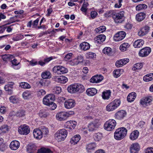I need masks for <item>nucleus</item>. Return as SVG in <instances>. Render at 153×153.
<instances>
[{
	"label": "nucleus",
	"mask_w": 153,
	"mask_h": 153,
	"mask_svg": "<svg viewBox=\"0 0 153 153\" xmlns=\"http://www.w3.org/2000/svg\"><path fill=\"white\" fill-rule=\"evenodd\" d=\"M96 89L94 88H88L86 91L87 94L91 96L94 95L95 94Z\"/></svg>",
	"instance_id": "c9c22d12"
},
{
	"label": "nucleus",
	"mask_w": 153,
	"mask_h": 153,
	"mask_svg": "<svg viewBox=\"0 0 153 153\" xmlns=\"http://www.w3.org/2000/svg\"><path fill=\"white\" fill-rule=\"evenodd\" d=\"M80 49L84 51L89 50L90 47V44L86 42H84L81 43L79 46Z\"/></svg>",
	"instance_id": "4be33fe9"
},
{
	"label": "nucleus",
	"mask_w": 153,
	"mask_h": 153,
	"mask_svg": "<svg viewBox=\"0 0 153 153\" xmlns=\"http://www.w3.org/2000/svg\"><path fill=\"white\" fill-rule=\"evenodd\" d=\"M56 117L57 120L60 121L65 120L68 118L67 113L63 112L58 113Z\"/></svg>",
	"instance_id": "f3484780"
},
{
	"label": "nucleus",
	"mask_w": 153,
	"mask_h": 153,
	"mask_svg": "<svg viewBox=\"0 0 153 153\" xmlns=\"http://www.w3.org/2000/svg\"><path fill=\"white\" fill-rule=\"evenodd\" d=\"M30 131L29 126L25 124L20 126L18 128V132L21 134L26 135L29 134Z\"/></svg>",
	"instance_id": "1a4fd4ad"
},
{
	"label": "nucleus",
	"mask_w": 153,
	"mask_h": 153,
	"mask_svg": "<svg viewBox=\"0 0 153 153\" xmlns=\"http://www.w3.org/2000/svg\"><path fill=\"white\" fill-rule=\"evenodd\" d=\"M81 137L79 135H76L72 137L70 142L73 145L76 144L80 140Z\"/></svg>",
	"instance_id": "bb28decb"
},
{
	"label": "nucleus",
	"mask_w": 153,
	"mask_h": 153,
	"mask_svg": "<svg viewBox=\"0 0 153 153\" xmlns=\"http://www.w3.org/2000/svg\"><path fill=\"white\" fill-rule=\"evenodd\" d=\"M152 100V97H143L140 100V103L143 106H148L151 104Z\"/></svg>",
	"instance_id": "9b49d317"
},
{
	"label": "nucleus",
	"mask_w": 153,
	"mask_h": 153,
	"mask_svg": "<svg viewBox=\"0 0 153 153\" xmlns=\"http://www.w3.org/2000/svg\"><path fill=\"white\" fill-rule=\"evenodd\" d=\"M48 115V113L45 110H40L39 113V116L42 118L46 117Z\"/></svg>",
	"instance_id": "58836bf2"
},
{
	"label": "nucleus",
	"mask_w": 153,
	"mask_h": 153,
	"mask_svg": "<svg viewBox=\"0 0 153 153\" xmlns=\"http://www.w3.org/2000/svg\"><path fill=\"white\" fill-rule=\"evenodd\" d=\"M126 33L124 31H120L115 34L114 37V41L118 42L123 39L126 36Z\"/></svg>",
	"instance_id": "9d476101"
},
{
	"label": "nucleus",
	"mask_w": 153,
	"mask_h": 153,
	"mask_svg": "<svg viewBox=\"0 0 153 153\" xmlns=\"http://www.w3.org/2000/svg\"><path fill=\"white\" fill-rule=\"evenodd\" d=\"M151 52V48L149 47H146L141 49L140 51L139 54L140 56L144 57L148 56Z\"/></svg>",
	"instance_id": "4468645a"
},
{
	"label": "nucleus",
	"mask_w": 153,
	"mask_h": 153,
	"mask_svg": "<svg viewBox=\"0 0 153 153\" xmlns=\"http://www.w3.org/2000/svg\"><path fill=\"white\" fill-rule=\"evenodd\" d=\"M103 79V76L101 74L96 75V83H99L102 81Z\"/></svg>",
	"instance_id": "5fc2aeb1"
},
{
	"label": "nucleus",
	"mask_w": 153,
	"mask_h": 153,
	"mask_svg": "<svg viewBox=\"0 0 153 153\" xmlns=\"http://www.w3.org/2000/svg\"><path fill=\"white\" fill-rule=\"evenodd\" d=\"M102 122V119L101 117H100L99 119H96V128L99 127L101 126Z\"/></svg>",
	"instance_id": "13d9d810"
},
{
	"label": "nucleus",
	"mask_w": 153,
	"mask_h": 153,
	"mask_svg": "<svg viewBox=\"0 0 153 153\" xmlns=\"http://www.w3.org/2000/svg\"><path fill=\"white\" fill-rule=\"evenodd\" d=\"M126 115L127 113L125 111L121 110L118 111L115 113V117L116 119L121 120L126 117Z\"/></svg>",
	"instance_id": "f8f14e48"
},
{
	"label": "nucleus",
	"mask_w": 153,
	"mask_h": 153,
	"mask_svg": "<svg viewBox=\"0 0 153 153\" xmlns=\"http://www.w3.org/2000/svg\"><path fill=\"white\" fill-rule=\"evenodd\" d=\"M54 72L58 74H62L67 73L68 71L67 68L61 65L54 66L53 68Z\"/></svg>",
	"instance_id": "423d86ee"
},
{
	"label": "nucleus",
	"mask_w": 153,
	"mask_h": 153,
	"mask_svg": "<svg viewBox=\"0 0 153 153\" xmlns=\"http://www.w3.org/2000/svg\"><path fill=\"white\" fill-rule=\"evenodd\" d=\"M127 132V130L124 127L118 128L114 132V138L116 140H121L126 135Z\"/></svg>",
	"instance_id": "f257e3e1"
},
{
	"label": "nucleus",
	"mask_w": 153,
	"mask_h": 153,
	"mask_svg": "<svg viewBox=\"0 0 153 153\" xmlns=\"http://www.w3.org/2000/svg\"><path fill=\"white\" fill-rule=\"evenodd\" d=\"M102 134L98 132L96 134V141H99L101 140L102 138Z\"/></svg>",
	"instance_id": "bf43d9fd"
},
{
	"label": "nucleus",
	"mask_w": 153,
	"mask_h": 153,
	"mask_svg": "<svg viewBox=\"0 0 153 153\" xmlns=\"http://www.w3.org/2000/svg\"><path fill=\"white\" fill-rule=\"evenodd\" d=\"M19 86L24 89H29L31 88V86L29 84L25 82L20 83Z\"/></svg>",
	"instance_id": "c03bdc74"
},
{
	"label": "nucleus",
	"mask_w": 153,
	"mask_h": 153,
	"mask_svg": "<svg viewBox=\"0 0 153 153\" xmlns=\"http://www.w3.org/2000/svg\"><path fill=\"white\" fill-rule=\"evenodd\" d=\"M25 111L23 110H20L17 111L16 114L15 115L17 116L20 117H24L25 115Z\"/></svg>",
	"instance_id": "3c124183"
},
{
	"label": "nucleus",
	"mask_w": 153,
	"mask_h": 153,
	"mask_svg": "<svg viewBox=\"0 0 153 153\" xmlns=\"http://www.w3.org/2000/svg\"><path fill=\"white\" fill-rule=\"evenodd\" d=\"M150 30V27L147 25H145L140 29L138 34L139 36H144L146 35L149 32Z\"/></svg>",
	"instance_id": "6e6552de"
},
{
	"label": "nucleus",
	"mask_w": 153,
	"mask_h": 153,
	"mask_svg": "<svg viewBox=\"0 0 153 153\" xmlns=\"http://www.w3.org/2000/svg\"><path fill=\"white\" fill-rule=\"evenodd\" d=\"M39 21V18H37L36 20L33 21V22H32L33 28H35L37 27Z\"/></svg>",
	"instance_id": "680f3d73"
},
{
	"label": "nucleus",
	"mask_w": 153,
	"mask_h": 153,
	"mask_svg": "<svg viewBox=\"0 0 153 153\" xmlns=\"http://www.w3.org/2000/svg\"><path fill=\"white\" fill-rule=\"evenodd\" d=\"M20 146L19 142L16 140L12 141L10 145V148L13 150H15L17 149Z\"/></svg>",
	"instance_id": "a211bd4d"
},
{
	"label": "nucleus",
	"mask_w": 153,
	"mask_h": 153,
	"mask_svg": "<svg viewBox=\"0 0 153 153\" xmlns=\"http://www.w3.org/2000/svg\"><path fill=\"white\" fill-rule=\"evenodd\" d=\"M95 56L96 54L92 52H89L86 54L87 57L89 59H92Z\"/></svg>",
	"instance_id": "6e6d98bb"
},
{
	"label": "nucleus",
	"mask_w": 153,
	"mask_h": 153,
	"mask_svg": "<svg viewBox=\"0 0 153 153\" xmlns=\"http://www.w3.org/2000/svg\"><path fill=\"white\" fill-rule=\"evenodd\" d=\"M32 94L31 92L27 91L23 93L22 96L24 99H27L30 97Z\"/></svg>",
	"instance_id": "49530a36"
},
{
	"label": "nucleus",
	"mask_w": 153,
	"mask_h": 153,
	"mask_svg": "<svg viewBox=\"0 0 153 153\" xmlns=\"http://www.w3.org/2000/svg\"><path fill=\"white\" fill-rule=\"evenodd\" d=\"M143 43L144 42L143 40L138 39L133 43V45L135 48H139L142 46Z\"/></svg>",
	"instance_id": "c756f323"
},
{
	"label": "nucleus",
	"mask_w": 153,
	"mask_h": 153,
	"mask_svg": "<svg viewBox=\"0 0 153 153\" xmlns=\"http://www.w3.org/2000/svg\"><path fill=\"white\" fill-rule=\"evenodd\" d=\"M129 47V45L127 43H124L122 44L120 47V50L122 51H125Z\"/></svg>",
	"instance_id": "ea45409f"
},
{
	"label": "nucleus",
	"mask_w": 153,
	"mask_h": 153,
	"mask_svg": "<svg viewBox=\"0 0 153 153\" xmlns=\"http://www.w3.org/2000/svg\"><path fill=\"white\" fill-rule=\"evenodd\" d=\"M1 56L3 61L5 62L10 61L14 58L13 56L9 54H5Z\"/></svg>",
	"instance_id": "2f4dec72"
},
{
	"label": "nucleus",
	"mask_w": 153,
	"mask_h": 153,
	"mask_svg": "<svg viewBox=\"0 0 153 153\" xmlns=\"http://www.w3.org/2000/svg\"><path fill=\"white\" fill-rule=\"evenodd\" d=\"M137 94L135 92H132L128 95L127 97V100L128 102L133 101L136 98Z\"/></svg>",
	"instance_id": "393cba45"
},
{
	"label": "nucleus",
	"mask_w": 153,
	"mask_h": 153,
	"mask_svg": "<svg viewBox=\"0 0 153 153\" xmlns=\"http://www.w3.org/2000/svg\"><path fill=\"white\" fill-rule=\"evenodd\" d=\"M145 153H153V148L148 147L145 150Z\"/></svg>",
	"instance_id": "774afa93"
},
{
	"label": "nucleus",
	"mask_w": 153,
	"mask_h": 153,
	"mask_svg": "<svg viewBox=\"0 0 153 153\" xmlns=\"http://www.w3.org/2000/svg\"><path fill=\"white\" fill-rule=\"evenodd\" d=\"M8 126L7 125H4L0 127V134L6 133L8 131Z\"/></svg>",
	"instance_id": "f704fd0d"
},
{
	"label": "nucleus",
	"mask_w": 153,
	"mask_h": 153,
	"mask_svg": "<svg viewBox=\"0 0 153 153\" xmlns=\"http://www.w3.org/2000/svg\"><path fill=\"white\" fill-rule=\"evenodd\" d=\"M139 134V132L137 130H134L130 133L129 138L132 140H134L138 138Z\"/></svg>",
	"instance_id": "aec40b11"
},
{
	"label": "nucleus",
	"mask_w": 153,
	"mask_h": 153,
	"mask_svg": "<svg viewBox=\"0 0 153 153\" xmlns=\"http://www.w3.org/2000/svg\"><path fill=\"white\" fill-rule=\"evenodd\" d=\"M9 100L10 102L13 104H17L20 102L19 97L15 95H13L10 97Z\"/></svg>",
	"instance_id": "412c9836"
},
{
	"label": "nucleus",
	"mask_w": 153,
	"mask_h": 153,
	"mask_svg": "<svg viewBox=\"0 0 153 153\" xmlns=\"http://www.w3.org/2000/svg\"><path fill=\"white\" fill-rule=\"evenodd\" d=\"M120 103V100L115 99L107 105L106 109L108 111H113L119 106Z\"/></svg>",
	"instance_id": "7ed1b4c3"
},
{
	"label": "nucleus",
	"mask_w": 153,
	"mask_h": 153,
	"mask_svg": "<svg viewBox=\"0 0 153 153\" xmlns=\"http://www.w3.org/2000/svg\"><path fill=\"white\" fill-rule=\"evenodd\" d=\"M106 30V27L105 26H101L96 28V33H102Z\"/></svg>",
	"instance_id": "603ef678"
},
{
	"label": "nucleus",
	"mask_w": 153,
	"mask_h": 153,
	"mask_svg": "<svg viewBox=\"0 0 153 153\" xmlns=\"http://www.w3.org/2000/svg\"><path fill=\"white\" fill-rule=\"evenodd\" d=\"M10 60L12 64V66L13 68L16 70L19 69L20 68V66L19 65L20 63L17 62L16 59H14L13 60H12L11 59Z\"/></svg>",
	"instance_id": "c85d7f7f"
},
{
	"label": "nucleus",
	"mask_w": 153,
	"mask_h": 153,
	"mask_svg": "<svg viewBox=\"0 0 153 153\" xmlns=\"http://www.w3.org/2000/svg\"><path fill=\"white\" fill-rule=\"evenodd\" d=\"M76 84H72L69 86L67 88L68 91L71 93H76Z\"/></svg>",
	"instance_id": "a878e982"
},
{
	"label": "nucleus",
	"mask_w": 153,
	"mask_h": 153,
	"mask_svg": "<svg viewBox=\"0 0 153 153\" xmlns=\"http://www.w3.org/2000/svg\"><path fill=\"white\" fill-rule=\"evenodd\" d=\"M52 79L54 81L58 82L65 83L68 81L67 78L64 76H54L53 77Z\"/></svg>",
	"instance_id": "2eb2a0df"
},
{
	"label": "nucleus",
	"mask_w": 153,
	"mask_h": 153,
	"mask_svg": "<svg viewBox=\"0 0 153 153\" xmlns=\"http://www.w3.org/2000/svg\"><path fill=\"white\" fill-rule=\"evenodd\" d=\"M103 53L105 54L110 55L111 53V49L109 47H106L102 50Z\"/></svg>",
	"instance_id": "8fccbe9b"
},
{
	"label": "nucleus",
	"mask_w": 153,
	"mask_h": 153,
	"mask_svg": "<svg viewBox=\"0 0 153 153\" xmlns=\"http://www.w3.org/2000/svg\"><path fill=\"white\" fill-rule=\"evenodd\" d=\"M140 150V146L137 143H132L130 147L131 153H137Z\"/></svg>",
	"instance_id": "dca6fc26"
},
{
	"label": "nucleus",
	"mask_w": 153,
	"mask_h": 153,
	"mask_svg": "<svg viewBox=\"0 0 153 153\" xmlns=\"http://www.w3.org/2000/svg\"><path fill=\"white\" fill-rule=\"evenodd\" d=\"M67 131L64 128L58 131L55 134V137L58 141L64 140L67 135Z\"/></svg>",
	"instance_id": "f03ea898"
},
{
	"label": "nucleus",
	"mask_w": 153,
	"mask_h": 153,
	"mask_svg": "<svg viewBox=\"0 0 153 153\" xmlns=\"http://www.w3.org/2000/svg\"><path fill=\"white\" fill-rule=\"evenodd\" d=\"M42 77L44 79H49L51 78V74L49 71L43 72L42 74Z\"/></svg>",
	"instance_id": "4c0bfd02"
},
{
	"label": "nucleus",
	"mask_w": 153,
	"mask_h": 153,
	"mask_svg": "<svg viewBox=\"0 0 153 153\" xmlns=\"http://www.w3.org/2000/svg\"><path fill=\"white\" fill-rule=\"evenodd\" d=\"M39 129L41 131L43 136L44 135H47L49 132L48 128L45 126H42Z\"/></svg>",
	"instance_id": "37998d69"
},
{
	"label": "nucleus",
	"mask_w": 153,
	"mask_h": 153,
	"mask_svg": "<svg viewBox=\"0 0 153 153\" xmlns=\"http://www.w3.org/2000/svg\"><path fill=\"white\" fill-rule=\"evenodd\" d=\"M147 5L145 4H140L136 7V9L137 10H140L142 9H145L147 8Z\"/></svg>",
	"instance_id": "a18cd8bd"
},
{
	"label": "nucleus",
	"mask_w": 153,
	"mask_h": 153,
	"mask_svg": "<svg viewBox=\"0 0 153 153\" xmlns=\"http://www.w3.org/2000/svg\"><path fill=\"white\" fill-rule=\"evenodd\" d=\"M123 70L121 69L115 70L113 72V76L115 78H118L121 75V72Z\"/></svg>",
	"instance_id": "79ce46f5"
},
{
	"label": "nucleus",
	"mask_w": 153,
	"mask_h": 153,
	"mask_svg": "<svg viewBox=\"0 0 153 153\" xmlns=\"http://www.w3.org/2000/svg\"><path fill=\"white\" fill-rule=\"evenodd\" d=\"M37 153H52V152L48 149L42 148L39 149Z\"/></svg>",
	"instance_id": "de8ad7c7"
},
{
	"label": "nucleus",
	"mask_w": 153,
	"mask_h": 153,
	"mask_svg": "<svg viewBox=\"0 0 153 153\" xmlns=\"http://www.w3.org/2000/svg\"><path fill=\"white\" fill-rule=\"evenodd\" d=\"M122 61L121 59L117 61L115 63V65L117 67H120L123 66Z\"/></svg>",
	"instance_id": "69168bd1"
},
{
	"label": "nucleus",
	"mask_w": 153,
	"mask_h": 153,
	"mask_svg": "<svg viewBox=\"0 0 153 153\" xmlns=\"http://www.w3.org/2000/svg\"><path fill=\"white\" fill-rule=\"evenodd\" d=\"M46 94L45 91L43 89H41L37 92V94L39 96H43Z\"/></svg>",
	"instance_id": "338daca9"
},
{
	"label": "nucleus",
	"mask_w": 153,
	"mask_h": 153,
	"mask_svg": "<svg viewBox=\"0 0 153 153\" xmlns=\"http://www.w3.org/2000/svg\"><path fill=\"white\" fill-rule=\"evenodd\" d=\"M72 55L73 54L71 53H68L65 56L64 59V60L66 61H68L71 58Z\"/></svg>",
	"instance_id": "0e129e2a"
},
{
	"label": "nucleus",
	"mask_w": 153,
	"mask_h": 153,
	"mask_svg": "<svg viewBox=\"0 0 153 153\" xmlns=\"http://www.w3.org/2000/svg\"><path fill=\"white\" fill-rule=\"evenodd\" d=\"M75 101L72 99H69L64 102V106L67 109H71L74 107L76 105Z\"/></svg>",
	"instance_id": "ddd939ff"
},
{
	"label": "nucleus",
	"mask_w": 153,
	"mask_h": 153,
	"mask_svg": "<svg viewBox=\"0 0 153 153\" xmlns=\"http://www.w3.org/2000/svg\"><path fill=\"white\" fill-rule=\"evenodd\" d=\"M116 125V122L114 119H110L105 123L104 127V129L107 131H111L115 128Z\"/></svg>",
	"instance_id": "39448f33"
},
{
	"label": "nucleus",
	"mask_w": 153,
	"mask_h": 153,
	"mask_svg": "<svg viewBox=\"0 0 153 153\" xmlns=\"http://www.w3.org/2000/svg\"><path fill=\"white\" fill-rule=\"evenodd\" d=\"M55 99L54 96L52 94L46 95L43 99V103L46 105H49Z\"/></svg>",
	"instance_id": "0eeeda50"
},
{
	"label": "nucleus",
	"mask_w": 153,
	"mask_h": 153,
	"mask_svg": "<svg viewBox=\"0 0 153 153\" xmlns=\"http://www.w3.org/2000/svg\"><path fill=\"white\" fill-rule=\"evenodd\" d=\"M23 37L24 36L23 35H19L13 38V39L14 41H17L22 39Z\"/></svg>",
	"instance_id": "4d7b16f0"
},
{
	"label": "nucleus",
	"mask_w": 153,
	"mask_h": 153,
	"mask_svg": "<svg viewBox=\"0 0 153 153\" xmlns=\"http://www.w3.org/2000/svg\"><path fill=\"white\" fill-rule=\"evenodd\" d=\"M96 144L94 143H91L87 145L86 146V149L88 152H92L95 149Z\"/></svg>",
	"instance_id": "b1692460"
},
{
	"label": "nucleus",
	"mask_w": 153,
	"mask_h": 153,
	"mask_svg": "<svg viewBox=\"0 0 153 153\" xmlns=\"http://www.w3.org/2000/svg\"><path fill=\"white\" fill-rule=\"evenodd\" d=\"M33 133L34 137L36 139H40L43 137L41 131L39 129H34Z\"/></svg>",
	"instance_id": "6ab92c4d"
},
{
	"label": "nucleus",
	"mask_w": 153,
	"mask_h": 153,
	"mask_svg": "<svg viewBox=\"0 0 153 153\" xmlns=\"http://www.w3.org/2000/svg\"><path fill=\"white\" fill-rule=\"evenodd\" d=\"M143 64L142 63H137L134 64L132 68V70L135 71L137 69H140L143 67Z\"/></svg>",
	"instance_id": "09e8293b"
},
{
	"label": "nucleus",
	"mask_w": 153,
	"mask_h": 153,
	"mask_svg": "<svg viewBox=\"0 0 153 153\" xmlns=\"http://www.w3.org/2000/svg\"><path fill=\"white\" fill-rule=\"evenodd\" d=\"M96 123L94 122V123L92 122L89 123L88 126V130L89 131H93L95 130Z\"/></svg>",
	"instance_id": "864d4df0"
},
{
	"label": "nucleus",
	"mask_w": 153,
	"mask_h": 153,
	"mask_svg": "<svg viewBox=\"0 0 153 153\" xmlns=\"http://www.w3.org/2000/svg\"><path fill=\"white\" fill-rule=\"evenodd\" d=\"M39 84L43 86H48L50 83V82L48 80H46L45 79H42L40 81Z\"/></svg>",
	"instance_id": "a19ab883"
},
{
	"label": "nucleus",
	"mask_w": 153,
	"mask_h": 153,
	"mask_svg": "<svg viewBox=\"0 0 153 153\" xmlns=\"http://www.w3.org/2000/svg\"><path fill=\"white\" fill-rule=\"evenodd\" d=\"M7 148V146L4 143L0 144V150L1 151H4Z\"/></svg>",
	"instance_id": "052dcab7"
},
{
	"label": "nucleus",
	"mask_w": 153,
	"mask_h": 153,
	"mask_svg": "<svg viewBox=\"0 0 153 153\" xmlns=\"http://www.w3.org/2000/svg\"><path fill=\"white\" fill-rule=\"evenodd\" d=\"M106 36L103 34L99 35L96 36V41L97 43L101 44L105 41Z\"/></svg>",
	"instance_id": "cd10ccee"
},
{
	"label": "nucleus",
	"mask_w": 153,
	"mask_h": 153,
	"mask_svg": "<svg viewBox=\"0 0 153 153\" xmlns=\"http://www.w3.org/2000/svg\"><path fill=\"white\" fill-rule=\"evenodd\" d=\"M61 90L62 89L60 87H55L53 89L55 92L57 94H59L61 91Z\"/></svg>",
	"instance_id": "e2e57ef3"
},
{
	"label": "nucleus",
	"mask_w": 153,
	"mask_h": 153,
	"mask_svg": "<svg viewBox=\"0 0 153 153\" xmlns=\"http://www.w3.org/2000/svg\"><path fill=\"white\" fill-rule=\"evenodd\" d=\"M125 13L124 11H121L114 14L113 16L114 22L117 23H121L124 21L125 18Z\"/></svg>",
	"instance_id": "20e7f679"
},
{
	"label": "nucleus",
	"mask_w": 153,
	"mask_h": 153,
	"mask_svg": "<svg viewBox=\"0 0 153 153\" xmlns=\"http://www.w3.org/2000/svg\"><path fill=\"white\" fill-rule=\"evenodd\" d=\"M14 83L13 82H9L7 85H6L4 88L6 91H8L9 94H11L12 93V91L11 90L13 88V86Z\"/></svg>",
	"instance_id": "5701e85b"
},
{
	"label": "nucleus",
	"mask_w": 153,
	"mask_h": 153,
	"mask_svg": "<svg viewBox=\"0 0 153 153\" xmlns=\"http://www.w3.org/2000/svg\"><path fill=\"white\" fill-rule=\"evenodd\" d=\"M26 149L29 153H32L36 150V146L34 144L30 143L27 146Z\"/></svg>",
	"instance_id": "72a5a7b5"
},
{
	"label": "nucleus",
	"mask_w": 153,
	"mask_h": 153,
	"mask_svg": "<svg viewBox=\"0 0 153 153\" xmlns=\"http://www.w3.org/2000/svg\"><path fill=\"white\" fill-rule=\"evenodd\" d=\"M145 17V14L144 13L141 12L137 14L136 19L138 21L140 22L143 20Z\"/></svg>",
	"instance_id": "473e14b6"
},
{
	"label": "nucleus",
	"mask_w": 153,
	"mask_h": 153,
	"mask_svg": "<svg viewBox=\"0 0 153 153\" xmlns=\"http://www.w3.org/2000/svg\"><path fill=\"white\" fill-rule=\"evenodd\" d=\"M76 93H81L85 91V88L82 85L76 83Z\"/></svg>",
	"instance_id": "7c9ffc66"
},
{
	"label": "nucleus",
	"mask_w": 153,
	"mask_h": 153,
	"mask_svg": "<svg viewBox=\"0 0 153 153\" xmlns=\"http://www.w3.org/2000/svg\"><path fill=\"white\" fill-rule=\"evenodd\" d=\"M111 95V92L110 90H107L104 91L102 94V97L103 99L104 100H108Z\"/></svg>",
	"instance_id": "e433bc0d"
}]
</instances>
